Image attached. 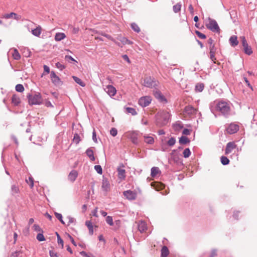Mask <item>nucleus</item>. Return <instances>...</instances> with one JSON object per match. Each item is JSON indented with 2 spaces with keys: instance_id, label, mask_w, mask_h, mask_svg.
<instances>
[{
  "instance_id": "1",
  "label": "nucleus",
  "mask_w": 257,
  "mask_h": 257,
  "mask_svg": "<svg viewBox=\"0 0 257 257\" xmlns=\"http://www.w3.org/2000/svg\"><path fill=\"white\" fill-rule=\"evenodd\" d=\"M170 114L166 110H160L156 115V124L158 127L166 125L170 120Z\"/></svg>"
},
{
  "instance_id": "2",
  "label": "nucleus",
  "mask_w": 257,
  "mask_h": 257,
  "mask_svg": "<svg viewBox=\"0 0 257 257\" xmlns=\"http://www.w3.org/2000/svg\"><path fill=\"white\" fill-rule=\"evenodd\" d=\"M216 110L220 112L223 116L228 117L230 112V104L225 101H219L216 106Z\"/></svg>"
},
{
  "instance_id": "3",
  "label": "nucleus",
  "mask_w": 257,
  "mask_h": 257,
  "mask_svg": "<svg viewBox=\"0 0 257 257\" xmlns=\"http://www.w3.org/2000/svg\"><path fill=\"white\" fill-rule=\"evenodd\" d=\"M30 105H40L43 103V98L40 93L34 92L27 95Z\"/></svg>"
},
{
  "instance_id": "4",
  "label": "nucleus",
  "mask_w": 257,
  "mask_h": 257,
  "mask_svg": "<svg viewBox=\"0 0 257 257\" xmlns=\"http://www.w3.org/2000/svg\"><path fill=\"white\" fill-rule=\"evenodd\" d=\"M206 28L211 31L214 33H219L220 28L216 21L210 18H208L205 22Z\"/></svg>"
},
{
  "instance_id": "5",
  "label": "nucleus",
  "mask_w": 257,
  "mask_h": 257,
  "mask_svg": "<svg viewBox=\"0 0 257 257\" xmlns=\"http://www.w3.org/2000/svg\"><path fill=\"white\" fill-rule=\"evenodd\" d=\"M158 81L154 78L147 77L144 80V85L149 88H154L157 86Z\"/></svg>"
},
{
  "instance_id": "6",
  "label": "nucleus",
  "mask_w": 257,
  "mask_h": 257,
  "mask_svg": "<svg viewBox=\"0 0 257 257\" xmlns=\"http://www.w3.org/2000/svg\"><path fill=\"white\" fill-rule=\"evenodd\" d=\"M50 78L52 82L56 86L61 85L63 83L60 78L56 75L53 71L50 72Z\"/></svg>"
},
{
  "instance_id": "7",
  "label": "nucleus",
  "mask_w": 257,
  "mask_h": 257,
  "mask_svg": "<svg viewBox=\"0 0 257 257\" xmlns=\"http://www.w3.org/2000/svg\"><path fill=\"white\" fill-rule=\"evenodd\" d=\"M152 99L150 96H146L141 97L139 100V104L141 106L144 107L148 106L151 102Z\"/></svg>"
},
{
  "instance_id": "8",
  "label": "nucleus",
  "mask_w": 257,
  "mask_h": 257,
  "mask_svg": "<svg viewBox=\"0 0 257 257\" xmlns=\"http://www.w3.org/2000/svg\"><path fill=\"white\" fill-rule=\"evenodd\" d=\"M183 112L184 114L189 115V116L195 115L197 112V110L193 106L190 105L186 106L184 109Z\"/></svg>"
},
{
  "instance_id": "9",
  "label": "nucleus",
  "mask_w": 257,
  "mask_h": 257,
  "mask_svg": "<svg viewBox=\"0 0 257 257\" xmlns=\"http://www.w3.org/2000/svg\"><path fill=\"white\" fill-rule=\"evenodd\" d=\"M239 130V126L234 123H230L226 128V132L229 134H233Z\"/></svg>"
},
{
  "instance_id": "10",
  "label": "nucleus",
  "mask_w": 257,
  "mask_h": 257,
  "mask_svg": "<svg viewBox=\"0 0 257 257\" xmlns=\"http://www.w3.org/2000/svg\"><path fill=\"white\" fill-rule=\"evenodd\" d=\"M123 194L127 199L130 200L136 199L137 197L136 192L130 190L124 191Z\"/></svg>"
},
{
  "instance_id": "11",
  "label": "nucleus",
  "mask_w": 257,
  "mask_h": 257,
  "mask_svg": "<svg viewBox=\"0 0 257 257\" xmlns=\"http://www.w3.org/2000/svg\"><path fill=\"white\" fill-rule=\"evenodd\" d=\"M127 137L134 144L137 145L138 144V133L137 132H129Z\"/></svg>"
},
{
  "instance_id": "12",
  "label": "nucleus",
  "mask_w": 257,
  "mask_h": 257,
  "mask_svg": "<svg viewBox=\"0 0 257 257\" xmlns=\"http://www.w3.org/2000/svg\"><path fill=\"white\" fill-rule=\"evenodd\" d=\"M104 90L110 97L114 96L116 93L115 88L110 85L106 86L104 88Z\"/></svg>"
},
{
  "instance_id": "13",
  "label": "nucleus",
  "mask_w": 257,
  "mask_h": 257,
  "mask_svg": "<svg viewBox=\"0 0 257 257\" xmlns=\"http://www.w3.org/2000/svg\"><path fill=\"white\" fill-rule=\"evenodd\" d=\"M236 147V145L233 142H230L226 145L225 153L228 155Z\"/></svg>"
},
{
  "instance_id": "14",
  "label": "nucleus",
  "mask_w": 257,
  "mask_h": 257,
  "mask_svg": "<svg viewBox=\"0 0 257 257\" xmlns=\"http://www.w3.org/2000/svg\"><path fill=\"white\" fill-rule=\"evenodd\" d=\"M138 230L141 232H144L147 228V224L146 222L144 221H140L138 223Z\"/></svg>"
},
{
  "instance_id": "15",
  "label": "nucleus",
  "mask_w": 257,
  "mask_h": 257,
  "mask_svg": "<svg viewBox=\"0 0 257 257\" xmlns=\"http://www.w3.org/2000/svg\"><path fill=\"white\" fill-rule=\"evenodd\" d=\"M155 96L161 102H167L166 99L162 95V93L160 91H156L154 93Z\"/></svg>"
},
{
  "instance_id": "16",
  "label": "nucleus",
  "mask_w": 257,
  "mask_h": 257,
  "mask_svg": "<svg viewBox=\"0 0 257 257\" xmlns=\"http://www.w3.org/2000/svg\"><path fill=\"white\" fill-rule=\"evenodd\" d=\"M229 41L230 45L232 47H235L237 46L238 44V41L237 40V37L234 35L230 37Z\"/></svg>"
},
{
  "instance_id": "17",
  "label": "nucleus",
  "mask_w": 257,
  "mask_h": 257,
  "mask_svg": "<svg viewBox=\"0 0 257 257\" xmlns=\"http://www.w3.org/2000/svg\"><path fill=\"white\" fill-rule=\"evenodd\" d=\"M109 182L108 181V180L106 178H104L102 180V188L103 189V190L105 191H107L108 189L109 188Z\"/></svg>"
},
{
  "instance_id": "18",
  "label": "nucleus",
  "mask_w": 257,
  "mask_h": 257,
  "mask_svg": "<svg viewBox=\"0 0 257 257\" xmlns=\"http://www.w3.org/2000/svg\"><path fill=\"white\" fill-rule=\"evenodd\" d=\"M77 175L78 173L77 171L75 170H72V171L70 172L68 176L69 179L71 181L74 182L76 180Z\"/></svg>"
},
{
  "instance_id": "19",
  "label": "nucleus",
  "mask_w": 257,
  "mask_h": 257,
  "mask_svg": "<svg viewBox=\"0 0 257 257\" xmlns=\"http://www.w3.org/2000/svg\"><path fill=\"white\" fill-rule=\"evenodd\" d=\"M66 35L64 33H57L55 36L56 41H60L66 38Z\"/></svg>"
},
{
  "instance_id": "20",
  "label": "nucleus",
  "mask_w": 257,
  "mask_h": 257,
  "mask_svg": "<svg viewBox=\"0 0 257 257\" xmlns=\"http://www.w3.org/2000/svg\"><path fill=\"white\" fill-rule=\"evenodd\" d=\"M86 154L89 158L91 161H94L95 157L94 156V153L93 150L91 148H88L86 151Z\"/></svg>"
},
{
  "instance_id": "21",
  "label": "nucleus",
  "mask_w": 257,
  "mask_h": 257,
  "mask_svg": "<svg viewBox=\"0 0 257 257\" xmlns=\"http://www.w3.org/2000/svg\"><path fill=\"white\" fill-rule=\"evenodd\" d=\"M151 175L152 177H155L158 174L161 173V171L158 167H153L151 168Z\"/></svg>"
},
{
  "instance_id": "22",
  "label": "nucleus",
  "mask_w": 257,
  "mask_h": 257,
  "mask_svg": "<svg viewBox=\"0 0 257 257\" xmlns=\"http://www.w3.org/2000/svg\"><path fill=\"white\" fill-rule=\"evenodd\" d=\"M32 33L36 37H39L41 34V27L39 26L36 29L32 30Z\"/></svg>"
},
{
  "instance_id": "23",
  "label": "nucleus",
  "mask_w": 257,
  "mask_h": 257,
  "mask_svg": "<svg viewBox=\"0 0 257 257\" xmlns=\"http://www.w3.org/2000/svg\"><path fill=\"white\" fill-rule=\"evenodd\" d=\"M118 176L121 179H124L125 178V170L120 168H117Z\"/></svg>"
},
{
  "instance_id": "24",
  "label": "nucleus",
  "mask_w": 257,
  "mask_h": 257,
  "mask_svg": "<svg viewBox=\"0 0 257 257\" xmlns=\"http://www.w3.org/2000/svg\"><path fill=\"white\" fill-rule=\"evenodd\" d=\"M12 103L15 105H18L21 102L20 98L16 94H14L12 98Z\"/></svg>"
},
{
  "instance_id": "25",
  "label": "nucleus",
  "mask_w": 257,
  "mask_h": 257,
  "mask_svg": "<svg viewBox=\"0 0 257 257\" xmlns=\"http://www.w3.org/2000/svg\"><path fill=\"white\" fill-rule=\"evenodd\" d=\"M169 253V251L166 246H164L161 249V257H167Z\"/></svg>"
},
{
  "instance_id": "26",
  "label": "nucleus",
  "mask_w": 257,
  "mask_h": 257,
  "mask_svg": "<svg viewBox=\"0 0 257 257\" xmlns=\"http://www.w3.org/2000/svg\"><path fill=\"white\" fill-rule=\"evenodd\" d=\"M85 225L87 226L89 229V232L90 235H92L93 233V228L92 222L90 221H86L85 222Z\"/></svg>"
},
{
  "instance_id": "27",
  "label": "nucleus",
  "mask_w": 257,
  "mask_h": 257,
  "mask_svg": "<svg viewBox=\"0 0 257 257\" xmlns=\"http://www.w3.org/2000/svg\"><path fill=\"white\" fill-rule=\"evenodd\" d=\"M179 142L180 144H186L190 143V140L186 137L182 136L180 138Z\"/></svg>"
},
{
  "instance_id": "28",
  "label": "nucleus",
  "mask_w": 257,
  "mask_h": 257,
  "mask_svg": "<svg viewBox=\"0 0 257 257\" xmlns=\"http://www.w3.org/2000/svg\"><path fill=\"white\" fill-rule=\"evenodd\" d=\"M124 109L126 110V112L127 113H130L133 115H135L137 114V112L136 109L132 107H124Z\"/></svg>"
},
{
  "instance_id": "29",
  "label": "nucleus",
  "mask_w": 257,
  "mask_h": 257,
  "mask_svg": "<svg viewBox=\"0 0 257 257\" xmlns=\"http://www.w3.org/2000/svg\"><path fill=\"white\" fill-rule=\"evenodd\" d=\"M145 142L148 144H153L154 142V139L150 136H144Z\"/></svg>"
},
{
  "instance_id": "30",
  "label": "nucleus",
  "mask_w": 257,
  "mask_h": 257,
  "mask_svg": "<svg viewBox=\"0 0 257 257\" xmlns=\"http://www.w3.org/2000/svg\"><path fill=\"white\" fill-rule=\"evenodd\" d=\"M13 57L15 60H19L21 59V55L16 49H14Z\"/></svg>"
},
{
  "instance_id": "31",
  "label": "nucleus",
  "mask_w": 257,
  "mask_h": 257,
  "mask_svg": "<svg viewBox=\"0 0 257 257\" xmlns=\"http://www.w3.org/2000/svg\"><path fill=\"white\" fill-rule=\"evenodd\" d=\"M19 192V189L18 186L15 185H13L11 187V193L13 195L15 194L18 193Z\"/></svg>"
},
{
  "instance_id": "32",
  "label": "nucleus",
  "mask_w": 257,
  "mask_h": 257,
  "mask_svg": "<svg viewBox=\"0 0 257 257\" xmlns=\"http://www.w3.org/2000/svg\"><path fill=\"white\" fill-rule=\"evenodd\" d=\"M220 161L221 164L223 165H227L229 163V160L225 156L221 157Z\"/></svg>"
},
{
  "instance_id": "33",
  "label": "nucleus",
  "mask_w": 257,
  "mask_h": 257,
  "mask_svg": "<svg viewBox=\"0 0 257 257\" xmlns=\"http://www.w3.org/2000/svg\"><path fill=\"white\" fill-rule=\"evenodd\" d=\"M73 78L76 83L82 87L85 86V83L80 78L76 76H73Z\"/></svg>"
},
{
  "instance_id": "34",
  "label": "nucleus",
  "mask_w": 257,
  "mask_h": 257,
  "mask_svg": "<svg viewBox=\"0 0 257 257\" xmlns=\"http://www.w3.org/2000/svg\"><path fill=\"white\" fill-rule=\"evenodd\" d=\"M204 85L203 83H197L195 86V90L198 92H201L203 90Z\"/></svg>"
},
{
  "instance_id": "35",
  "label": "nucleus",
  "mask_w": 257,
  "mask_h": 257,
  "mask_svg": "<svg viewBox=\"0 0 257 257\" xmlns=\"http://www.w3.org/2000/svg\"><path fill=\"white\" fill-rule=\"evenodd\" d=\"M244 53L248 55H250L252 53V51L250 47L248 46V45L245 46L243 47Z\"/></svg>"
},
{
  "instance_id": "36",
  "label": "nucleus",
  "mask_w": 257,
  "mask_h": 257,
  "mask_svg": "<svg viewBox=\"0 0 257 257\" xmlns=\"http://www.w3.org/2000/svg\"><path fill=\"white\" fill-rule=\"evenodd\" d=\"M56 217L63 224H65V222L63 220V217L61 213L55 212L54 213Z\"/></svg>"
},
{
  "instance_id": "37",
  "label": "nucleus",
  "mask_w": 257,
  "mask_h": 257,
  "mask_svg": "<svg viewBox=\"0 0 257 257\" xmlns=\"http://www.w3.org/2000/svg\"><path fill=\"white\" fill-rule=\"evenodd\" d=\"M131 28L135 32L137 33H139L140 32V29L139 27L137 24L135 23H133L131 24Z\"/></svg>"
},
{
  "instance_id": "38",
  "label": "nucleus",
  "mask_w": 257,
  "mask_h": 257,
  "mask_svg": "<svg viewBox=\"0 0 257 257\" xmlns=\"http://www.w3.org/2000/svg\"><path fill=\"white\" fill-rule=\"evenodd\" d=\"M181 8V5L180 3H178L174 5L173 7V11L174 13H177L179 12Z\"/></svg>"
},
{
  "instance_id": "39",
  "label": "nucleus",
  "mask_w": 257,
  "mask_h": 257,
  "mask_svg": "<svg viewBox=\"0 0 257 257\" xmlns=\"http://www.w3.org/2000/svg\"><path fill=\"white\" fill-rule=\"evenodd\" d=\"M80 141V137L77 134H75L73 139V142L76 144H78Z\"/></svg>"
},
{
  "instance_id": "40",
  "label": "nucleus",
  "mask_w": 257,
  "mask_h": 257,
  "mask_svg": "<svg viewBox=\"0 0 257 257\" xmlns=\"http://www.w3.org/2000/svg\"><path fill=\"white\" fill-rule=\"evenodd\" d=\"M183 157L185 158H188L191 155V152L189 148L185 149L183 153Z\"/></svg>"
},
{
  "instance_id": "41",
  "label": "nucleus",
  "mask_w": 257,
  "mask_h": 257,
  "mask_svg": "<svg viewBox=\"0 0 257 257\" xmlns=\"http://www.w3.org/2000/svg\"><path fill=\"white\" fill-rule=\"evenodd\" d=\"M16 90L19 92H22L24 91V87L22 84H18L16 86Z\"/></svg>"
},
{
  "instance_id": "42",
  "label": "nucleus",
  "mask_w": 257,
  "mask_h": 257,
  "mask_svg": "<svg viewBox=\"0 0 257 257\" xmlns=\"http://www.w3.org/2000/svg\"><path fill=\"white\" fill-rule=\"evenodd\" d=\"M176 139L174 137H171L167 142L168 146L172 147L175 145Z\"/></svg>"
},
{
  "instance_id": "43",
  "label": "nucleus",
  "mask_w": 257,
  "mask_h": 257,
  "mask_svg": "<svg viewBox=\"0 0 257 257\" xmlns=\"http://www.w3.org/2000/svg\"><path fill=\"white\" fill-rule=\"evenodd\" d=\"M106 222L110 226L113 224V219L111 216H107L106 218Z\"/></svg>"
},
{
  "instance_id": "44",
  "label": "nucleus",
  "mask_w": 257,
  "mask_h": 257,
  "mask_svg": "<svg viewBox=\"0 0 257 257\" xmlns=\"http://www.w3.org/2000/svg\"><path fill=\"white\" fill-rule=\"evenodd\" d=\"M42 233L43 232H41L40 233H38L37 235V239L40 241H43L45 240V238Z\"/></svg>"
},
{
  "instance_id": "45",
  "label": "nucleus",
  "mask_w": 257,
  "mask_h": 257,
  "mask_svg": "<svg viewBox=\"0 0 257 257\" xmlns=\"http://www.w3.org/2000/svg\"><path fill=\"white\" fill-rule=\"evenodd\" d=\"M57 238V242L58 244H61L62 247H63V240L61 238L60 235L58 234V232H56Z\"/></svg>"
},
{
  "instance_id": "46",
  "label": "nucleus",
  "mask_w": 257,
  "mask_h": 257,
  "mask_svg": "<svg viewBox=\"0 0 257 257\" xmlns=\"http://www.w3.org/2000/svg\"><path fill=\"white\" fill-rule=\"evenodd\" d=\"M195 34L197 35V36L201 39H205L206 38V36L205 35L201 33L199 31H195Z\"/></svg>"
},
{
  "instance_id": "47",
  "label": "nucleus",
  "mask_w": 257,
  "mask_h": 257,
  "mask_svg": "<svg viewBox=\"0 0 257 257\" xmlns=\"http://www.w3.org/2000/svg\"><path fill=\"white\" fill-rule=\"evenodd\" d=\"M94 169L99 174H102V169L100 165H95Z\"/></svg>"
},
{
  "instance_id": "48",
  "label": "nucleus",
  "mask_w": 257,
  "mask_h": 257,
  "mask_svg": "<svg viewBox=\"0 0 257 257\" xmlns=\"http://www.w3.org/2000/svg\"><path fill=\"white\" fill-rule=\"evenodd\" d=\"M13 16H15V19H17V15L15 13H11L10 14H7L5 15V18L6 19H10L12 18Z\"/></svg>"
},
{
  "instance_id": "49",
  "label": "nucleus",
  "mask_w": 257,
  "mask_h": 257,
  "mask_svg": "<svg viewBox=\"0 0 257 257\" xmlns=\"http://www.w3.org/2000/svg\"><path fill=\"white\" fill-rule=\"evenodd\" d=\"M33 228H34V230L35 231H38V232H43L42 229L41 228V227L38 224H35L33 225Z\"/></svg>"
},
{
  "instance_id": "50",
  "label": "nucleus",
  "mask_w": 257,
  "mask_h": 257,
  "mask_svg": "<svg viewBox=\"0 0 257 257\" xmlns=\"http://www.w3.org/2000/svg\"><path fill=\"white\" fill-rule=\"evenodd\" d=\"M110 134L113 137H115L117 134V131L115 128L112 127L110 131Z\"/></svg>"
},
{
  "instance_id": "51",
  "label": "nucleus",
  "mask_w": 257,
  "mask_h": 257,
  "mask_svg": "<svg viewBox=\"0 0 257 257\" xmlns=\"http://www.w3.org/2000/svg\"><path fill=\"white\" fill-rule=\"evenodd\" d=\"M26 182H27V183H29L28 181H30V186L31 188H32L34 186V180H33V178L32 177H29V180H27L26 179Z\"/></svg>"
},
{
  "instance_id": "52",
  "label": "nucleus",
  "mask_w": 257,
  "mask_h": 257,
  "mask_svg": "<svg viewBox=\"0 0 257 257\" xmlns=\"http://www.w3.org/2000/svg\"><path fill=\"white\" fill-rule=\"evenodd\" d=\"M210 53L215 54L216 52V48L214 45H211L209 47Z\"/></svg>"
},
{
  "instance_id": "53",
  "label": "nucleus",
  "mask_w": 257,
  "mask_h": 257,
  "mask_svg": "<svg viewBox=\"0 0 257 257\" xmlns=\"http://www.w3.org/2000/svg\"><path fill=\"white\" fill-rule=\"evenodd\" d=\"M56 66L57 68L60 69V70H62L63 69H64L65 66L63 64H62L60 62H57L56 63Z\"/></svg>"
},
{
  "instance_id": "54",
  "label": "nucleus",
  "mask_w": 257,
  "mask_h": 257,
  "mask_svg": "<svg viewBox=\"0 0 257 257\" xmlns=\"http://www.w3.org/2000/svg\"><path fill=\"white\" fill-rule=\"evenodd\" d=\"M217 255V249H212L211 250V253L209 257H215Z\"/></svg>"
},
{
  "instance_id": "55",
  "label": "nucleus",
  "mask_w": 257,
  "mask_h": 257,
  "mask_svg": "<svg viewBox=\"0 0 257 257\" xmlns=\"http://www.w3.org/2000/svg\"><path fill=\"white\" fill-rule=\"evenodd\" d=\"M49 254L51 257H59L57 253L55 251L52 250L49 251Z\"/></svg>"
},
{
  "instance_id": "56",
  "label": "nucleus",
  "mask_w": 257,
  "mask_h": 257,
  "mask_svg": "<svg viewBox=\"0 0 257 257\" xmlns=\"http://www.w3.org/2000/svg\"><path fill=\"white\" fill-rule=\"evenodd\" d=\"M67 218L69 220L68 224H67V225H69L70 224L73 223L75 222V219L74 218H73L71 216H67Z\"/></svg>"
},
{
  "instance_id": "57",
  "label": "nucleus",
  "mask_w": 257,
  "mask_h": 257,
  "mask_svg": "<svg viewBox=\"0 0 257 257\" xmlns=\"http://www.w3.org/2000/svg\"><path fill=\"white\" fill-rule=\"evenodd\" d=\"M241 43H242V46L243 47L248 45L246 40L244 37H241Z\"/></svg>"
},
{
  "instance_id": "58",
  "label": "nucleus",
  "mask_w": 257,
  "mask_h": 257,
  "mask_svg": "<svg viewBox=\"0 0 257 257\" xmlns=\"http://www.w3.org/2000/svg\"><path fill=\"white\" fill-rule=\"evenodd\" d=\"M244 81L245 82V83L246 84L247 86L251 88V89H252V86L251 85V84H250L249 81L248 80V79H247V78L246 77H244Z\"/></svg>"
},
{
  "instance_id": "59",
  "label": "nucleus",
  "mask_w": 257,
  "mask_h": 257,
  "mask_svg": "<svg viewBox=\"0 0 257 257\" xmlns=\"http://www.w3.org/2000/svg\"><path fill=\"white\" fill-rule=\"evenodd\" d=\"M119 40L123 44L125 45L127 44V39L125 37H121Z\"/></svg>"
},
{
  "instance_id": "60",
  "label": "nucleus",
  "mask_w": 257,
  "mask_h": 257,
  "mask_svg": "<svg viewBox=\"0 0 257 257\" xmlns=\"http://www.w3.org/2000/svg\"><path fill=\"white\" fill-rule=\"evenodd\" d=\"M182 134L185 135H189L190 134V130L187 128H185L183 131Z\"/></svg>"
},
{
  "instance_id": "61",
  "label": "nucleus",
  "mask_w": 257,
  "mask_h": 257,
  "mask_svg": "<svg viewBox=\"0 0 257 257\" xmlns=\"http://www.w3.org/2000/svg\"><path fill=\"white\" fill-rule=\"evenodd\" d=\"M215 54L210 53V58L214 63H215V61L216 60Z\"/></svg>"
},
{
  "instance_id": "62",
  "label": "nucleus",
  "mask_w": 257,
  "mask_h": 257,
  "mask_svg": "<svg viewBox=\"0 0 257 257\" xmlns=\"http://www.w3.org/2000/svg\"><path fill=\"white\" fill-rule=\"evenodd\" d=\"M44 73L46 72L47 74L50 73V68L48 66L46 65H44Z\"/></svg>"
},
{
  "instance_id": "63",
  "label": "nucleus",
  "mask_w": 257,
  "mask_h": 257,
  "mask_svg": "<svg viewBox=\"0 0 257 257\" xmlns=\"http://www.w3.org/2000/svg\"><path fill=\"white\" fill-rule=\"evenodd\" d=\"M65 59L67 60H71L72 61L76 62V60L72 56L69 55H66L65 56Z\"/></svg>"
},
{
  "instance_id": "64",
  "label": "nucleus",
  "mask_w": 257,
  "mask_h": 257,
  "mask_svg": "<svg viewBox=\"0 0 257 257\" xmlns=\"http://www.w3.org/2000/svg\"><path fill=\"white\" fill-rule=\"evenodd\" d=\"M92 139L95 143L97 142L96 139V135L95 131H94L92 133Z\"/></svg>"
}]
</instances>
